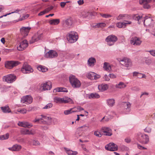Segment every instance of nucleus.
Here are the masks:
<instances>
[{"label":"nucleus","mask_w":155,"mask_h":155,"mask_svg":"<svg viewBox=\"0 0 155 155\" xmlns=\"http://www.w3.org/2000/svg\"><path fill=\"white\" fill-rule=\"evenodd\" d=\"M54 101L57 103L72 104L73 101L72 100L68 97H64L63 98L55 97L54 98Z\"/></svg>","instance_id":"3"},{"label":"nucleus","mask_w":155,"mask_h":155,"mask_svg":"<svg viewBox=\"0 0 155 155\" xmlns=\"http://www.w3.org/2000/svg\"><path fill=\"white\" fill-rule=\"evenodd\" d=\"M60 90V92H68V91L67 90L66 88L64 87H59Z\"/></svg>","instance_id":"56"},{"label":"nucleus","mask_w":155,"mask_h":155,"mask_svg":"<svg viewBox=\"0 0 155 155\" xmlns=\"http://www.w3.org/2000/svg\"><path fill=\"white\" fill-rule=\"evenodd\" d=\"M32 143L34 145L37 146L39 145L40 144V143L36 140H34L32 141Z\"/></svg>","instance_id":"49"},{"label":"nucleus","mask_w":155,"mask_h":155,"mask_svg":"<svg viewBox=\"0 0 155 155\" xmlns=\"http://www.w3.org/2000/svg\"><path fill=\"white\" fill-rule=\"evenodd\" d=\"M20 62L17 61H8L5 63V67L8 69H12L18 65Z\"/></svg>","instance_id":"8"},{"label":"nucleus","mask_w":155,"mask_h":155,"mask_svg":"<svg viewBox=\"0 0 155 155\" xmlns=\"http://www.w3.org/2000/svg\"><path fill=\"white\" fill-rule=\"evenodd\" d=\"M16 77L15 75L10 74L4 77L3 79L8 83H11L16 80Z\"/></svg>","instance_id":"13"},{"label":"nucleus","mask_w":155,"mask_h":155,"mask_svg":"<svg viewBox=\"0 0 155 155\" xmlns=\"http://www.w3.org/2000/svg\"><path fill=\"white\" fill-rule=\"evenodd\" d=\"M121 105L123 106L125 109L127 110V112H129L130 110L131 104L129 102H124L122 103ZM122 107H123L122 106Z\"/></svg>","instance_id":"27"},{"label":"nucleus","mask_w":155,"mask_h":155,"mask_svg":"<svg viewBox=\"0 0 155 155\" xmlns=\"http://www.w3.org/2000/svg\"><path fill=\"white\" fill-rule=\"evenodd\" d=\"M2 111L4 113H9L11 112L9 107L8 106L2 107H1Z\"/></svg>","instance_id":"29"},{"label":"nucleus","mask_w":155,"mask_h":155,"mask_svg":"<svg viewBox=\"0 0 155 155\" xmlns=\"http://www.w3.org/2000/svg\"><path fill=\"white\" fill-rule=\"evenodd\" d=\"M89 14V12L83 11L81 12L80 16L83 18H85L87 17Z\"/></svg>","instance_id":"38"},{"label":"nucleus","mask_w":155,"mask_h":155,"mask_svg":"<svg viewBox=\"0 0 155 155\" xmlns=\"http://www.w3.org/2000/svg\"><path fill=\"white\" fill-rule=\"evenodd\" d=\"M37 68L39 71L43 72H46L48 70L45 67L41 65H39Z\"/></svg>","instance_id":"33"},{"label":"nucleus","mask_w":155,"mask_h":155,"mask_svg":"<svg viewBox=\"0 0 155 155\" xmlns=\"http://www.w3.org/2000/svg\"><path fill=\"white\" fill-rule=\"evenodd\" d=\"M21 103H25L27 104H30L33 101V98L30 95H26L22 97L21 99Z\"/></svg>","instance_id":"11"},{"label":"nucleus","mask_w":155,"mask_h":155,"mask_svg":"<svg viewBox=\"0 0 155 155\" xmlns=\"http://www.w3.org/2000/svg\"><path fill=\"white\" fill-rule=\"evenodd\" d=\"M29 17V15L28 14H26L25 15H24L23 16L21 17V20H22L28 18Z\"/></svg>","instance_id":"58"},{"label":"nucleus","mask_w":155,"mask_h":155,"mask_svg":"<svg viewBox=\"0 0 155 155\" xmlns=\"http://www.w3.org/2000/svg\"><path fill=\"white\" fill-rule=\"evenodd\" d=\"M64 149H65L66 153L68 155H76L78 154V152L77 151L73 152L72 150L65 147L64 148Z\"/></svg>","instance_id":"30"},{"label":"nucleus","mask_w":155,"mask_h":155,"mask_svg":"<svg viewBox=\"0 0 155 155\" xmlns=\"http://www.w3.org/2000/svg\"><path fill=\"white\" fill-rule=\"evenodd\" d=\"M145 62L147 64L149 65L151 63V61L150 59L146 58L145 60Z\"/></svg>","instance_id":"55"},{"label":"nucleus","mask_w":155,"mask_h":155,"mask_svg":"<svg viewBox=\"0 0 155 155\" xmlns=\"http://www.w3.org/2000/svg\"><path fill=\"white\" fill-rule=\"evenodd\" d=\"M117 26L119 28H124V23L123 22H120L117 24Z\"/></svg>","instance_id":"47"},{"label":"nucleus","mask_w":155,"mask_h":155,"mask_svg":"<svg viewBox=\"0 0 155 155\" xmlns=\"http://www.w3.org/2000/svg\"><path fill=\"white\" fill-rule=\"evenodd\" d=\"M21 71L23 73L27 74L32 72L33 71V70L30 66L27 63H25L21 69Z\"/></svg>","instance_id":"9"},{"label":"nucleus","mask_w":155,"mask_h":155,"mask_svg":"<svg viewBox=\"0 0 155 155\" xmlns=\"http://www.w3.org/2000/svg\"><path fill=\"white\" fill-rule=\"evenodd\" d=\"M100 15H101L102 17L105 18H110L112 16L111 15L108 14H103L101 13H100Z\"/></svg>","instance_id":"44"},{"label":"nucleus","mask_w":155,"mask_h":155,"mask_svg":"<svg viewBox=\"0 0 155 155\" xmlns=\"http://www.w3.org/2000/svg\"><path fill=\"white\" fill-rule=\"evenodd\" d=\"M101 130L103 133H105L104 134L105 135L110 136L112 134L111 130L109 127H103Z\"/></svg>","instance_id":"19"},{"label":"nucleus","mask_w":155,"mask_h":155,"mask_svg":"<svg viewBox=\"0 0 155 155\" xmlns=\"http://www.w3.org/2000/svg\"><path fill=\"white\" fill-rule=\"evenodd\" d=\"M76 55L74 53H67L66 54V56L70 58H73L75 57Z\"/></svg>","instance_id":"43"},{"label":"nucleus","mask_w":155,"mask_h":155,"mask_svg":"<svg viewBox=\"0 0 155 155\" xmlns=\"http://www.w3.org/2000/svg\"><path fill=\"white\" fill-rule=\"evenodd\" d=\"M100 97L99 95L97 93H91L89 95V98H98Z\"/></svg>","instance_id":"34"},{"label":"nucleus","mask_w":155,"mask_h":155,"mask_svg":"<svg viewBox=\"0 0 155 155\" xmlns=\"http://www.w3.org/2000/svg\"><path fill=\"white\" fill-rule=\"evenodd\" d=\"M117 40V37L113 35H109L106 39V41L107 42V45L109 46L114 45Z\"/></svg>","instance_id":"6"},{"label":"nucleus","mask_w":155,"mask_h":155,"mask_svg":"<svg viewBox=\"0 0 155 155\" xmlns=\"http://www.w3.org/2000/svg\"><path fill=\"white\" fill-rule=\"evenodd\" d=\"M142 21H144L143 23L145 26L147 27H153V20L150 17L146 16L144 17V19H143Z\"/></svg>","instance_id":"7"},{"label":"nucleus","mask_w":155,"mask_h":155,"mask_svg":"<svg viewBox=\"0 0 155 155\" xmlns=\"http://www.w3.org/2000/svg\"><path fill=\"white\" fill-rule=\"evenodd\" d=\"M53 106V104L51 103H49L46 105L43 108L44 109H48L51 108Z\"/></svg>","instance_id":"46"},{"label":"nucleus","mask_w":155,"mask_h":155,"mask_svg":"<svg viewBox=\"0 0 155 155\" xmlns=\"http://www.w3.org/2000/svg\"><path fill=\"white\" fill-rule=\"evenodd\" d=\"M105 148L108 150L116 151L118 150V146L113 143H110L105 146Z\"/></svg>","instance_id":"10"},{"label":"nucleus","mask_w":155,"mask_h":155,"mask_svg":"<svg viewBox=\"0 0 155 155\" xmlns=\"http://www.w3.org/2000/svg\"><path fill=\"white\" fill-rule=\"evenodd\" d=\"M94 74H95V73L92 72H89L87 76V78L91 80H94Z\"/></svg>","instance_id":"39"},{"label":"nucleus","mask_w":155,"mask_h":155,"mask_svg":"<svg viewBox=\"0 0 155 155\" xmlns=\"http://www.w3.org/2000/svg\"><path fill=\"white\" fill-rule=\"evenodd\" d=\"M142 42L139 38L134 37L131 38L130 43L134 45H140Z\"/></svg>","instance_id":"17"},{"label":"nucleus","mask_w":155,"mask_h":155,"mask_svg":"<svg viewBox=\"0 0 155 155\" xmlns=\"http://www.w3.org/2000/svg\"><path fill=\"white\" fill-rule=\"evenodd\" d=\"M150 53V54L153 56L155 57V50L153 49L147 51Z\"/></svg>","instance_id":"48"},{"label":"nucleus","mask_w":155,"mask_h":155,"mask_svg":"<svg viewBox=\"0 0 155 155\" xmlns=\"http://www.w3.org/2000/svg\"><path fill=\"white\" fill-rule=\"evenodd\" d=\"M103 68L104 69L107 71L109 72L111 70L110 65L106 62H105L104 64Z\"/></svg>","instance_id":"28"},{"label":"nucleus","mask_w":155,"mask_h":155,"mask_svg":"<svg viewBox=\"0 0 155 155\" xmlns=\"http://www.w3.org/2000/svg\"><path fill=\"white\" fill-rule=\"evenodd\" d=\"M120 64L121 65L126 67L130 66L132 65L131 60L129 59L124 58L120 60Z\"/></svg>","instance_id":"14"},{"label":"nucleus","mask_w":155,"mask_h":155,"mask_svg":"<svg viewBox=\"0 0 155 155\" xmlns=\"http://www.w3.org/2000/svg\"><path fill=\"white\" fill-rule=\"evenodd\" d=\"M134 19L138 21V23L139 24H140V22H139L140 20H142V16H140L137 14L134 15L133 17Z\"/></svg>","instance_id":"35"},{"label":"nucleus","mask_w":155,"mask_h":155,"mask_svg":"<svg viewBox=\"0 0 155 155\" xmlns=\"http://www.w3.org/2000/svg\"><path fill=\"white\" fill-rule=\"evenodd\" d=\"M120 149L122 151H124L127 150L128 149V148L125 146H123L121 147Z\"/></svg>","instance_id":"62"},{"label":"nucleus","mask_w":155,"mask_h":155,"mask_svg":"<svg viewBox=\"0 0 155 155\" xmlns=\"http://www.w3.org/2000/svg\"><path fill=\"white\" fill-rule=\"evenodd\" d=\"M60 88L59 87H57L55 88L53 90V92L54 93H56L57 92H60Z\"/></svg>","instance_id":"64"},{"label":"nucleus","mask_w":155,"mask_h":155,"mask_svg":"<svg viewBox=\"0 0 155 155\" xmlns=\"http://www.w3.org/2000/svg\"><path fill=\"white\" fill-rule=\"evenodd\" d=\"M126 85L124 82H120L119 84H116V87L117 88L121 89L126 87Z\"/></svg>","instance_id":"36"},{"label":"nucleus","mask_w":155,"mask_h":155,"mask_svg":"<svg viewBox=\"0 0 155 155\" xmlns=\"http://www.w3.org/2000/svg\"><path fill=\"white\" fill-rule=\"evenodd\" d=\"M58 56L57 52L54 50H51L46 53L45 56L46 58H53Z\"/></svg>","instance_id":"16"},{"label":"nucleus","mask_w":155,"mask_h":155,"mask_svg":"<svg viewBox=\"0 0 155 155\" xmlns=\"http://www.w3.org/2000/svg\"><path fill=\"white\" fill-rule=\"evenodd\" d=\"M101 76L99 75H98L95 73V74H94V80H96L97 79L99 78Z\"/></svg>","instance_id":"61"},{"label":"nucleus","mask_w":155,"mask_h":155,"mask_svg":"<svg viewBox=\"0 0 155 155\" xmlns=\"http://www.w3.org/2000/svg\"><path fill=\"white\" fill-rule=\"evenodd\" d=\"M18 125L21 127H24L30 128L32 126V125L27 122H19Z\"/></svg>","instance_id":"23"},{"label":"nucleus","mask_w":155,"mask_h":155,"mask_svg":"<svg viewBox=\"0 0 155 155\" xmlns=\"http://www.w3.org/2000/svg\"><path fill=\"white\" fill-rule=\"evenodd\" d=\"M9 137V134L8 133H7L5 135H3L0 136V139L1 140H4L8 139Z\"/></svg>","instance_id":"41"},{"label":"nucleus","mask_w":155,"mask_h":155,"mask_svg":"<svg viewBox=\"0 0 155 155\" xmlns=\"http://www.w3.org/2000/svg\"><path fill=\"white\" fill-rule=\"evenodd\" d=\"M35 123L49 125L51 123V118L50 117L41 115V117L36 118L33 120Z\"/></svg>","instance_id":"1"},{"label":"nucleus","mask_w":155,"mask_h":155,"mask_svg":"<svg viewBox=\"0 0 155 155\" xmlns=\"http://www.w3.org/2000/svg\"><path fill=\"white\" fill-rule=\"evenodd\" d=\"M108 88V85L107 84H102L99 85L98 86V88L99 91H103L106 90Z\"/></svg>","instance_id":"26"},{"label":"nucleus","mask_w":155,"mask_h":155,"mask_svg":"<svg viewBox=\"0 0 155 155\" xmlns=\"http://www.w3.org/2000/svg\"><path fill=\"white\" fill-rule=\"evenodd\" d=\"M42 37V34L38 35V34H35L32 38L30 41V43H33L35 41L41 39Z\"/></svg>","instance_id":"22"},{"label":"nucleus","mask_w":155,"mask_h":155,"mask_svg":"<svg viewBox=\"0 0 155 155\" xmlns=\"http://www.w3.org/2000/svg\"><path fill=\"white\" fill-rule=\"evenodd\" d=\"M20 11V10L19 9H17L16 10H15L14 11L12 12L11 13H9L5 15H3V16H1L0 17V18H2L3 16H6L7 15H9L10 14H13V13H18Z\"/></svg>","instance_id":"45"},{"label":"nucleus","mask_w":155,"mask_h":155,"mask_svg":"<svg viewBox=\"0 0 155 155\" xmlns=\"http://www.w3.org/2000/svg\"><path fill=\"white\" fill-rule=\"evenodd\" d=\"M144 130L145 132L150 133L151 132V129L150 127H147L145 129H144Z\"/></svg>","instance_id":"59"},{"label":"nucleus","mask_w":155,"mask_h":155,"mask_svg":"<svg viewBox=\"0 0 155 155\" xmlns=\"http://www.w3.org/2000/svg\"><path fill=\"white\" fill-rule=\"evenodd\" d=\"M94 134L98 137H101V135L100 132L97 131L94 132Z\"/></svg>","instance_id":"53"},{"label":"nucleus","mask_w":155,"mask_h":155,"mask_svg":"<svg viewBox=\"0 0 155 155\" xmlns=\"http://www.w3.org/2000/svg\"><path fill=\"white\" fill-rule=\"evenodd\" d=\"M69 1H67L65 2H61L60 3V5L62 8H63L64 7L65 5L67 3H68Z\"/></svg>","instance_id":"57"},{"label":"nucleus","mask_w":155,"mask_h":155,"mask_svg":"<svg viewBox=\"0 0 155 155\" xmlns=\"http://www.w3.org/2000/svg\"><path fill=\"white\" fill-rule=\"evenodd\" d=\"M69 81L73 87L79 88L81 85L80 81L73 75H71L69 77Z\"/></svg>","instance_id":"2"},{"label":"nucleus","mask_w":155,"mask_h":155,"mask_svg":"<svg viewBox=\"0 0 155 155\" xmlns=\"http://www.w3.org/2000/svg\"><path fill=\"white\" fill-rule=\"evenodd\" d=\"M60 20L59 19H52L49 21V23L51 25H57L60 23Z\"/></svg>","instance_id":"31"},{"label":"nucleus","mask_w":155,"mask_h":155,"mask_svg":"<svg viewBox=\"0 0 155 155\" xmlns=\"http://www.w3.org/2000/svg\"><path fill=\"white\" fill-rule=\"evenodd\" d=\"M73 21L71 18L63 21V25L65 28H70L73 24Z\"/></svg>","instance_id":"12"},{"label":"nucleus","mask_w":155,"mask_h":155,"mask_svg":"<svg viewBox=\"0 0 155 155\" xmlns=\"http://www.w3.org/2000/svg\"><path fill=\"white\" fill-rule=\"evenodd\" d=\"M28 44L27 40H25L20 43L17 48L19 51H22L28 47Z\"/></svg>","instance_id":"15"},{"label":"nucleus","mask_w":155,"mask_h":155,"mask_svg":"<svg viewBox=\"0 0 155 155\" xmlns=\"http://www.w3.org/2000/svg\"><path fill=\"white\" fill-rule=\"evenodd\" d=\"M21 146L18 145H15L13 146V151H19L21 149Z\"/></svg>","instance_id":"40"},{"label":"nucleus","mask_w":155,"mask_h":155,"mask_svg":"<svg viewBox=\"0 0 155 155\" xmlns=\"http://www.w3.org/2000/svg\"><path fill=\"white\" fill-rule=\"evenodd\" d=\"M31 28L30 27H23L20 29V32L24 37H25L28 35Z\"/></svg>","instance_id":"20"},{"label":"nucleus","mask_w":155,"mask_h":155,"mask_svg":"<svg viewBox=\"0 0 155 155\" xmlns=\"http://www.w3.org/2000/svg\"><path fill=\"white\" fill-rule=\"evenodd\" d=\"M52 83L51 81H48L43 83L41 84V87L44 90H50L51 88Z\"/></svg>","instance_id":"18"},{"label":"nucleus","mask_w":155,"mask_h":155,"mask_svg":"<svg viewBox=\"0 0 155 155\" xmlns=\"http://www.w3.org/2000/svg\"><path fill=\"white\" fill-rule=\"evenodd\" d=\"M78 38V34L74 31H71L69 34L67 39L69 42L71 43H73L77 41Z\"/></svg>","instance_id":"4"},{"label":"nucleus","mask_w":155,"mask_h":155,"mask_svg":"<svg viewBox=\"0 0 155 155\" xmlns=\"http://www.w3.org/2000/svg\"><path fill=\"white\" fill-rule=\"evenodd\" d=\"M96 60L95 58L91 57L89 58L87 60V64L90 67H93L96 63Z\"/></svg>","instance_id":"24"},{"label":"nucleus","mask_w":155,"mask_h":155,"mask_svg":"<svg viewBox=\"0 0 155 155\" xmlns=\"http://www.w3.org/2000/svg\"><path fill=\"white\" fill-rule=\"evenodd\" d=\"M104 79L106 81H108L110 80V77L107 74H105L104 75Z\"/></svg>","instance_id":"63"},{"label":"nucleus","mask_w":155,"mask_h":155,"mask_svg":"<svg viewBox=\"0 0 155 155\" xmlns=\"http://www.w3.org/2000/svg\"><path fill=\"white\" fill-rule=\"evenodd\" d=\"M106 24L104 23H100L97 24L95 25V27L96 28H102L105 27Z\"/></svg>","instance_id":"42"},{"label":"nucleus","mask_w":155,"mask_h":155,"mask_svg":"<svg viewBox=\"0 0 155 155\" xmlns=\"http://www.w3.org/2000/svg\"><path fill=\"white\" fill-rule=\"evenodd\" d=\"M18 111L22 114H25L27 112V110L26 109L23 108L21 109H18Z\"/></svg>","instance_id":"51"},{"label":"nucleus","mask_w":155,"mask_h":155,"mask_svg":"<svg viewBox=\"0 0 155 155\" xmlns=\"http://www.w3.org/2000/svg\"><path fill=\"white\" fill-rule=\"evenodd\" d=\"M126 21L125 22H123L124 23V28H125L126 26L127 25L131 24L132 23V22L131 21H127L125 20Z\"/></svg>","instance_id":"50"},{"label":"nucleus","mask_w":155,"mask_h":155,"mask_svg":"<svg viewBox=\"0 0 155 155\" xmlns=\"http://www.w3.org/2000/svg\"><path fill=\"white\" fill-rule=\"evenodd\" d=\"M74 108H71L68 110H65L64 111V114L65 115H67L72 113L77 112L76 110H73Z\"/></svg>","instance_id":"32"},{"label":"nucleus","mask_w":155,"mask_h":155,"mask_svg":"<svg viewBox=\"0 0 155 155\" xmlns=\"http://www.w3.org/2000/svg\"><path fill=\"white\" fill-rule=\"evenodd\" d=\"M35 132L34 131L28 130V133H27L28 135H34L35 134Z\"/></svg>","instance_id":"60"},{"label":"nucleus","mask_w":155,"mask_h":155,"mask_svg":"<svg viewBox=\"0 0 155 155\" xmlns=\"http://www.w3.org/2000/svg\"><path fill=\"white\" fill-rule=\"evenodd\" d=\"M53 8V6H51L49 7H48L46 8L45 10V11H46V12L47 13L49 11L52 10Z\"/></svg>","instance_id":"54"},{"label":"nucleus","mask_w":155,"mask_h":155,"mask_svg":"<svg viewBox=\"0 0 155 155\" xmlns=\"http://www.w3.org/2000/svg\"><path fill=\"white\" fill-rule=\"evenodd\" d=\"M138 140L140 143L146 144L149 141V138L147 134H140L138 136Z\"/></svg>","instance_id":"5"},{"label":"nucleus","mask_w":155,"mask_h":155,"mask_svg":"<svg viewBox=\"0 0 155 155\" xmlns=\"http://www.w3.org/2000/svg\"><path fill=\"white\" fill-rule=\"evenodd\" d=\"M130 18V16L127 14H120L117 18L118 20L122 19L124 20L129 19Z\"/></svg>","instance_id":"25"},{"label":"nucleus","mask_w":155,"mask_h":155,"mask_svg":"<svg viewBox=\"0 0 155 155\" xmlns=\"http://www.w3.org/2000/svg\"><path fill=\"white\" fill-rule=\"evenodd\" d=\"M151 1V0H140L139 3L140 4L143 5L144 8L149 9L150 7L149 4Z\"/></svg>","instance_id":"21"},{"label":"nucleus","mask_w":155,"mask_h":155,"mask_svg":"<svg viewBox=\"0 0 155 155\" xmlns=\"http://www.w3.org/2000/svg\"><path fill=\"white\" fill-rule=\"evenodd\" d=\"M80 128L82 129L83 131H85L87 130L88 128V127L86 125L81 126L80 127Z\"/></svg>","instance_id":"52"},{"label":"nucleus","mask_w":155,"mask_h":155,"mask_svg":"<svg viewBox=\"0 0 155 155\" xmlns=\"http://www.w3.org/2000/svg\"><path fill=\"white\" fill-rule=\"evenodd\" d=\"M107 104L110 107L114 106V100L113 99H108L107 100Z\"/></svg>","instance_id":"37"}]
</instances>
